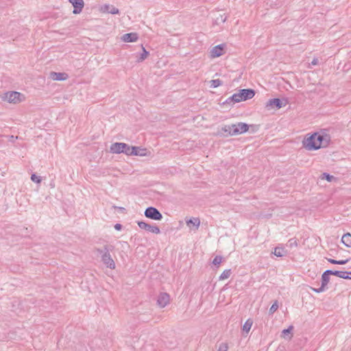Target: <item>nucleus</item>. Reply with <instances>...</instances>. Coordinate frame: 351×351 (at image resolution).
I'll return each instance as SVG.
<instances>
[{
  "mask_svg": "<svg viewBox=\"0 0 351 351\" xmlns=\"http://www.w3.org/2000/svg\"><path fill=\"white\" fill-rule=\"evenodd\" d=\"M330 141L329 134L321 132H315L304 138L303 146L308 150H316L320 147H327Z\"/></svg>",
  "mask_w": 351,
  "mask_h": 351,
  "instance_id": "f257e3e1",
  "label": "nucleus"
},
{
  "mask_svg": "<svg viewBox=\"0 0 351 351\" xmlns=\"http://www.w3.org/2000/svg\"><path fill=\"white\" fill-rule=\"evenodd\" d=\"M114 247L111 245H105L102 248L97 249L98 254L101 255V261L110 269L115 268V263L110 254V252L112 251Z\"/></svg>",
  "mask_w": 351,
  "mask_h": 351,
  "instance_id": "f03ea898",
  "label": "nucleus"
},
{
  "mask_svg": "<svg viewBox=\"0 0 351 351\" xmlns=\"http://www.w3.org/2000/svg\"><path fill=\"white\" fill-rule=\"evenodd\" d=\"M249 126L247 124L240 122L237 124L226 125L221 128V131L230 136H234L243 134L247 132Z\"/></svg>",
  "mask_w": 351,
  "mask_h": 351,
  "instance_id": "7ed1b4c3",
  "label": "nucleus"
},
{
  "mask_svg": "<svg viewBox=\"0 0 351 351\" xmlns=\"http://www.w3.org/2000/svg\"><path fill=\"white\" fill-rule=\"evenodd\" d=\"M255 95V92L252 89H241L238 93L233 94L227 100L226 103L233 101L234 103H238L241 101H245L249 99H252Z\"/></svg>",
  "mask_w": 351,
  "mask_h": 351,
  "instance_id": "20e7f679",
  "label": "nucleus"
},
{
  "mask_svg": "<svg viewBox=\"0 0 351 351\" xmlns=\"http://www.w3.org/2000/svg\"><path fill=\"white\" fill-rule=\"evenodd\" d=\"M130 146L124 143H114L110 146V152L112 154L124 153L126 155H130Z\"/></svg>",
  "mask_w": 351,
  "mask_h": 351,
  "instance_id": "39448f33",
  "label": "nucleus"
},
{
  "mask_svg": "<svg viewBox=\"0 0 351 351\" xmlns=\"http://www.w3.org/2000/svg\"><path fill=\"white\" fill-rule=\"evenodd\" d=\"M3 99L9 103L17 104L23 101L25 99V96L21 93L12 91L6 93Z\"/></svg>",
  "mask_w": 351,
  "mask_h": 351,
  "instance_id": "423d86ee",
  "label": "nucleus"
},
{
  "mask_svg": "<svg viewBox=\"0 0 351 351\" xmlns=\"http://www.w3.org/2000/svg\"><path fill=\"white\" fill-rule=\"evenodd\" d=\"M331 270L325 271L322 276V285L319 288H311L312 290L316 293H321L324 291L326 289V286L330 280L329 276L331 275Z\"/></svg>",
  "mask_w": 351,
  "mask_h": 351,
  "instance_id": "0eeeda50",
  "label": "nucleus"
},
{
  "mask_svg": "<svg viewBox=\"0 0 351 351\" xmlns=\"http://www.w3.org/2000/svg\"><path fill=\"white\" fill-rule=\"evenodd\" d=\"M146 217L154 220H160L162 218V214L154 207H148L145 211Z\"/></svg>",
  "mask_w": 351,
  "mask_h": 351,
  "instance_id": "6e6552de",
  "label": "nucleus"
},
{
  "mask_svg": "<svg viewBox=\"0 0 351 351\" xmlns=\"http://www.w3.org/2000/svg\"><path fill=\"white\" fill-rule=\"evenodd\" d=\"M138 225L140 228L144 229L150 232L155 233V234H159L160 232L159 228L156 226H152V225L148 224L144 221H139L138 223Z\"/></svg>",
  "mask_w": 351,
  "mask_h": 351,
  "instance_id": "1a4fd4ad",
  "label": "nucleus"
},
{
  "mask_svg": "<svg viewBox=\"0 0 351 351\" xmlns=\"http://www.w3.org/2000/svg\"><path fill=\"white\" fill-rule=\"evenodd\" d=\"M285 106V104H282V102L280 99L274 98V99H269L267 101V103L266 104V108L269 110L273 109L274 108L279 109Z\"/></svg>",
  "mask_w": 351,
  "mask_h": 351,
  "instance_id": "9d476101",
  "label": "nucleus"
},
{
  "mask_svg": "<svg viewBox=\"0 0 351 351\" xmlns=\"http://www.w3.org/2000/svg\"><path fill=\"white\" fill-rule=\"evenodd\" d=\"M49 77L55 81H64L68 79L69 75L66 73H57L51 71L49 73Z\"/></svg>",
  "mask_w": 351,
  "mask_h": 351,
  "instance_id": "9b49d317",
  "label": "nucleus"
},
{
  "mask_svg": "<svg viewBox=\"0 0 351 351\" xmlns=\"http://www.w3.org/2000/svg\"><path fill=\"white\" fill-rule=\"evenodd\" d=\"M147 155V149L140 147L131 146L129 156H145Z\"/></svg>",
  "mask_w": 351,
  "mask_h": 351,
  "instance_id": "f8f14e48",
  "label": "nucleus"
},
{
  "mask_svg": "<svg viewBox=\"0 0 351 351\" xmlns=\"http://www.w3.org/2000/svg\"><path fill=\"white\" fill-rule=\"evenodd\" d=\"M169 302V295L166 293H162L159 295L157 303L161 308L166 306Z\"/></svg>",
  "mask_w": 351,
  "mask_h": 351,
  "instance_id": "ddd939ff",
  "label": "nucleus"
},
{
  "mask_svg": "<svg viewBox=\"0 0 351 351\" xmlns=\"http://www.w3.org/2000/svg\"><path fill=\"white\" fill-rule=\"evenodd\" d=\"M71 3H72L74 9L73 12L74 14H79L82 12V8H84V1L83 0H69Z\"/></svg>",
  "mask_w": 351,
  "mask_h": 351,
  "instance_id": "4468645a",
  "label": "nucleus"
},
{
  "mask_svg": "<svg viewBox=\"0 0 351 351\" xmlns=\"http://www.w3.org/2000/svg\"><path fill=\"white\" fill-rule=\"evenodd\" d=\"M138 38L136 33L132 32L123 34L121 39L125 43H132L136 41Z\"/></svg>",
  "mask_w": 351,
  "mask_h": 351,
  "instance_id": "2eb2a0df",
  "label": "nucleus"
},
{
  "mask_svg": "<svg viewBox=\"0 0 351 351\" xmlns=\"http://www.w3.org/2000/svg\"><path fill=\"white\" fill-rule=\"evenodd\" d=\"M223 47L221 45H217L214 47L211 51V57L212 58H217L221 56L223 54Z\"/></svg>",
  "mask_w": 351,
  "mask_h": 351,
  "instance_id": "dca6fc26",
  "label": "nucleus"
},
{
  "mask_svg": "<svg viewBox=\"0 0 351 351\" xmlns=\"http://www.w3.org/2000/svg\"><path fill=\"white\" fill-rule=\"evenodd\" d=\"M341 242L348 247H351V234L350 233L344 234L341 238Z\"/></svg>",
  "mask_w": 351,
  "mask_h": 351,
  "instance_id": "f3484780",
  "label": "nucleus"
},
{
  "mask_svg": "<svg viewBox=\"0 0 351 351\" xmlns=\"http://www.w3.org/2000/svg\"><path fill=\"white\" fill-rule=\"evenodd\" d=\"M186 223L188 226H190L191 224H192L193 226L195 227V229L197 230L200 225V220L199 218H193L190 219L189 220H187Z\"/></svg>",
  "mask_w": 351,
  "mask_h": 351,
  "instance_id": "a211bd4d",
  "label": "nucleus"
},
{
  "mask_svg": "<svg viewBox=\"0 0 351 351\" xmlns=\"http://www.w3.org/2000/svg\"><path fill=\"white\" fill-rule=\"evenodd\" d=\"M104 8L105 12L112 14H119V9L113 5H105Z\"/></svg>",
  "mask_w": 351,
  "mask_h": 351,
  "instance_id": "6ab92c4d",
  "label": "nucleus"
},
{
  "mask_svg": "<svg viewBox=\"0 0 351 351\" xmlns=\"http://www.w3.org/2000/svg\"><path fill=\"white\" fill-rule=\"evenodd\" d=\"M331 275H334L336 276H338L339 278L347 279L348 277V271H332L331 270Z\"/></svg>",
  "mask_w": 351,
  "mask_h": 351,
  "instance_id": "aec40b11",
  "label": "nucleus"
},
{
  "mask_svg": "<svg viewBox=\"0 0 351 351\" xmlns=\"http://www.w3.org/2000/svg\"><path fill=\"white\" fill-rule=\"evenodd\" d=\"M273 253L278 257H282L286 254V251L282 247H276Z\"/></svg>",
  "mask_w": 351,
  "mask_h": 351,
  "instance_id": "412c9836",
  "label": "nucleus"
},
{
  "mask_svg": "<svg viewBox=\"0 0 351 351\" xmlns=\"http://www.w3.org/2000/svg\"><path fill=\"white\" fill-rule=\"evenodd\" d=\"M232 274L231 269H226L223 271V273L219 276L220 280H223L228 279Z\"/></svg>",
  "mask_w": 351,
  "mask_h": 351,
  "instance_id": "4be33fe9",
  "label": "nucleus"
},
{
  "mask_svg": "<svg viewBox=\"0 0 351 351\" xmlns=\"http://www.w3.org/2000/svg\"><path fill=\"white\" fill-rule=\"evenodd\" d=\"M252 324L253 322L250 319H248L243 326V330L246 332H248L252 326Z\"/></svg>",
  "mask_w": 351,
  "mask_h": 351,
  "instance_id": "5701e85b",
  "label": "nucleus"
},
{
  "mask_svg": "<svg viewBox=\"0 0 351 351\" xmlns=\"http://www.w3.org/2000/svg\"><path fill=\"white\" fill-rule=\"evenodd\" d=\"M210 86L213 88H217L222 84V82L219 80H212L210 81Z\"/></svg>",
  "mask_w": 351,
  "mask_h": 351,
  "instance_id": "b1692460",
  "label": "nucleus"
},
{
  "mask_svg": "<svg viewBox=\"0 0 351 351\" xmlns=\"http://www.w3.org/2000/svg\"><path fill=\"white\" fill-rule=\"evenodd\" d=\"M227 19V17L224 16L223 14H219V16L216 17L215 19V23L217 24H219L221 23H224Z\"/></svg>",
  "mask_w": 351,
  "mask_h": 351,
  "instance_id": "393cba45",
  "label": "nucleus"
},
{
  "mask_svg": "<svg viewBox=\"0 0 351 351\" xmlns=\"http://www.w3.org/2000/svg\"><path fill=\"white\" fill-rule=\"evenodd\" d=\"M149 53L145 50L144 47H143V53L141 54V56L138 59V62L143 61L148 56Z\"/></svg>",
  "mask_w": 351,
  "mask_h": 351,
  "instance_id": "a878e982",
  "label": "nucleus"
},
{
  "mask_svg": "<svg viewBox=\"0 0 351 351\" xmlns=\"http://www.w3.org/2000/svg\"><path fill=\"white\" fill-rule=\"evenodd\" d=\"M278 308V301H275L269 308V314H273L274 312H276L277 311Z\"/></svg>",
  "mask_w": 351,
  "mask_h": 351,
  "instance_id": "bb28decb",
  "label": "nucleus"
},
{
  "mask_svg": "<svg viewBox=\"0 0 351 351\" xmlns=\"http://www.w3.org/2000/svg\"><path fill=\"white\" fill-rule=\"evenodd\" d=\"M293 327L290 326L288 328L284 329L282 332V336L285 338L287 335H289L293 330Z\"/></svg>",
  "mask_w": 351,
  "mask_h": 351,
  "instance_id": "cd10ccee",
  "label": "nucleus"
},
{
  "mask_svg": "<svg viewBox=\"0 0 351 351\" xmlns=\"http://www.w3.org/2000/svg\"><path fill=\"white\" fill-rule=\"evenodd\" d=\"M31 180L34 182H36V183H38V184L40 183L41 181H42L41 178L40 176H36L35 173H33L32 175Z\"/></svg>",
  "mask_w": 351,
  "mask_h": 351,
  "instance_id": "c85d7f7f",
  "label": "nucleus"
},
{
  "mask_svg": "<svg viewBox=\"0 0 351 351\" xmlns=\"http://www.w3.org/2000/svg\"><path fill=\"white\" fill-rule=\"evenodd\" d=\"M322 179H326L328 182H331L333 179H335L334 176H330V174L327 173H324L322 175Z\"/></svg>",
  "mask_w": 351,
  "mask_h": 351,
  "instance_id": "c756f323",
  "label": "nucleus"
},
{
  "mask_svg": "<svg viewBox=\"0 0 351 351\" xmlns=\"http://www.w3.org/2000/svg\"><path fill=\"white\" fill-rule=\"evenodd\" d=\"M221 261L222 257L220 256H216L213 261V264L215 265H219Z\"/></svg>",
  "mask_w": 351,
  "mask_h": 351,
  "instance_id": "7c9ffc66",
  "label": "nucleus"
},
{
  "mask_svg": "<svg viewBox=\"0 0 351 351\" xmlns=\"http://www.w3.org/2000/svg\"><path fill=\"white\" fill-rule=\"evenodd\" d=\"M228 345L227 343H221L218 348L217 351H228Z\"/></svg>",
  "mask_w": 351,
  "mask_h": 351,
  "instance_id": "2f4dec72",
  "label": "nucleus"
},
{
  "mask_svg": "<svg viewBox=\"0 0 351 351\" xmlns=\"http://www.w3.org/2000/svg\"><path fill=\"white\" fill-rule=\"evenodd\" d=\"M349 259L338 261V265H345L348 262Z\"/></svg>",
  "mask_w": 351,
  "mask_h": 351,
  "instance_id": "473e14b6",
  "label": "nucleus"
},
{
  "mask_svg": "<svg viewBox=\"0 0 351 351\" xmlns=\"http://www.w3.org/2000/svg\"><path fill=\"white\" fill-rule=\"evenodd\" d=\"M318 63H319V60H318V59H317V58H314V59L311 61V65H313V66H315V65L318 64Z\"/></svg>",
  "mask_w": 351,
  "mask_h": 351,
  "instance_id": "72a5a7b5",
  "label": "nucleus"
},
{
  "mask_svg": "<svg viewBox=\"0 0 351 351\" xmlns=\"http://www.w3.org/2000/svg\"><path fill=\"white\" fill-rule=\"evenodd\" d=\"M328 261L332 264H335V265H338V263L337 260H335V259H332V258H328Z\"/></svg>",
  "mask_w": 351,
  "mask_h": 351,
  "instance_id": "f704fd0d",
  "label": "nucleus"
},
{
  "mask_svg": "<svg viewBox=\"0 0 351 351\" xmlns=\"http://www.w3.org/2000/svg\"><path fill=\"white\" fill-rule=\"evenodd\" d=\"M122 228V226L119 223H117L115 226H114V228L117 230H120Z\"/></svg>",
  "mask_w": 351,
  "mask_h": 351,
  "instance_id": "c9c22d12",
  "label": "nucleus"
},
{
  "mask_svg": "<svg viewBox=\"0 0 351 351\" xmlns=\"http://www.w3.org/2000/svg\"><path fill=\"white\" fill-rule=\"evenodd\" d=\"M347 279H351V271L348 272V277L347 278Z\"/></svg>",
  "mask_w": 351,
  "mask_h": 351,
  "instance_id": "e433bc0d",
  "label": "nucleus"
},
{
  "mask_svg": "<svg viewBox=\"0 0 351 351\" xmlns=\"http://www.w3.org/2000/svg\"><path fill=\"white\" fill-rule=\"evenodd\" d=\"M294 245V243H291L290 245Z\"/></svg>",
  "mask_w": 351,
  "mask_h": 351,
  "instance_id": "4c0bfd02",
  "label": "nucleus"
},
{
  "mask_svg": "<svg viewBox=\"0 0 351 351\" xmlns=\"http://www.w3.org/2000/svg\"><path fill=\"white\" fill-rule=\"evenodd\" d=\"M294 245V243H291L290 245Z\"/></svg>",
  "mask_w": 351,
  "mask_h": 351,
  "instance_id": "58836bf2",
  "label": "nucleus"
}]
</instances>
